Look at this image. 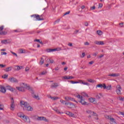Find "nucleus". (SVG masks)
Wrapping results in <instances>:
<instances>
[{
  "instance_id": "f257e3e1",
  "label": "nucleus",
  "mask_w": 124,
  "mask_h": 124,
  "mask_svg": "<svg viewBox=\"0 0 124 124\" xmlns=\"http://www.w3.org/2000/svg\"><path fill=\"white\" fill-rule=\"evenodd\" d=\"M20 104L21 106H24V107L27 108V111H32V110H33V108H32L27 102L20 101Z\"/></svg>"
},
{
  "instance_id": "f03ea898",
  "label": "nucleus",
  "mask_w": 124,
  "mask_h": 124,
  "mask_svg": "<svg viewBox=\"0 0 124 124\" xmlns=\"http://www.w3.org/2000/svg\"><path fill=\"white\" fill-rule=\"evenodd\" d=\"M77 97L78 99V102H79V103H81L82 105H88L87 102L85 101V98H84V97H83V96H82L81 95H77Z\"/></svg>"
},
{
  "instance_id": "7ed1b4c3",
  "label": "nucleus",
  "mask_w": 124,
  "mask_h": 124,
  "mask_svg": "<svg viewBox=\"0 0 124 124\" xmlns=\"http://www.w3.org/2000/svg\"><path fill=\"white\" fill-rule=\"evenodd\" d=\"M27 89L29 90V91H30V92H31V95L33 98H35L36 99H37V100H39V99H40L38 95H36L34 94V92L33 91V89L32 88H31L30 86H28Z\"/></svg>"
},
{
  "instance_id": "20e7f679",
  "label": "nucleus",
  "mask_w": 124,
  "mask_h": 124,
  "mask_svg": "<svg viewBox=\"0 0 124 124\" xmlns=\"http://www.w3.org/2000/svg\"><path fill=\"white\" fill-rule=\"evenodd\" d=\"M106 119L109 120L110 122V124H118L117 122H116V120L114 119L112 116L109 115H106L105 116Z\"/></svg>"
},
{
  "instance_id": "39448f33",
  "label": "nucleus",
  "mask_w": 124,
  "mask_h": 124,
  "mask_svg": "<svg viewBox=\"0 0 124 124\" xmlns=\"http://www.w3.org/2000/svg\"><path fill=\"white\" fill-rule=\"evenodd\" d=\"M36 121H44L45 122H46V123L49 122V120L47 119H46V117H43V116H37L36 118H35Z\"/></svg>"
},
{
  "instance_id": "423d86ee",
  "label": "nucleus",
  "mask_w": 124,
  "mask_h": 124,
  "mask_svg": "<svg viewBox=\"0 0 124 124\" xmlns=\"http://www.w3.org/2000/svg\"><path fill=\"white\" fill-rule=\"evenodd\" d=\"M121 90H122V87H121V85H117L116 92L118 95H121V94H122V92L121 91Z\"/></svg>"
},
{
  "instance_id": "0eeeda50",
  "label": "nucleus",
  "mask_w": 124,
  "mask_h": 124,
  "mask_svg": "<svg viewBox=\"0 0 124 124\" xmlns=\"http://www.w3.org/2000/svg\"><path fill=\"white\" fill-rule=\"evenodd\" d=\"M8 80L10 82H11V83H18V79L14 77L9 78Z\"/></svg>"
},
{
  "instance_id": "6e6552de",
  "label": "nucleus",
  "mask_w": 124,
  "mask_h": 124,
  "mask_svg": "<svg viewBox=\"0 0 124 124\" xmlns=\"http://www.w3.org/2000/svg\"><path fill=\"white\" fill-rule=\"evenodd\" d=\"M22 120L25 122V123H30L31 121L30 120V118L28 116H26L25 115H23L22 116Z\"/></svg>"
},
{
  "instance_id": "1a4fd4ad",
  "label": "nucleus",
  "mask_w": 124,
  "mask_h": 124,
  "mask_svg": "<svg viewBox=\"0 0 124 124\" xmlns=\"http://www.w3.org/2000/svg\"><path fill=\"white\" fill-rule=\"evenodd\" d=\"M65 105H67L68 108H75V105L74 104H69V103H65Z\"/></svg>"
},
{
  "instance_id": "9d476101",
  "label": "nucleus",
  "mask_w": 124,
  "mask_h": 124,
  "mask_svg": "<svg viewBox=\"0 0 124 124\" xmlns=\"http://www.w3.org/2000/svg\"><path fill=\"white\" fill-rule=\"evenodd\" d=\"M0 92L3 93H6V89L5 87L2 85H0Z\"/></svg>"
},
{
  "instance_id": "9b49d317",
  "label": "nucleus",
  "mask_w": 124,
  "mask_h": 124,
  "mask_svg": "<svg viewBox=\"0 0 124 124\" xmlns=\"http://www.w3.org/2000/svg\"><path fill=\"white\" fill-rule=\"evenodd\" d=\"M59 87L58 83H54L50 86L51 89H57V87Z\"/></svg>"
},
{
  "instance_id": "f8f14e48",
  "label": "nucleus",
  "mask_w": 124,
  "mask_h": 124,
  "mask_svg": "<svg viewBox=\"0 0 124 124\" xmlns=\"http://www.w3.org/2000/svg\"><path fill=\"white\" fill-rule=\"evenodd\" d=\"M94 44H96L97 45H104V42L103 41H95L94 42Z\"/></svg>"
},
{
  "instance_id": "ddd939ff",
  "label": "nucleus",
  "mask_w": 124,
  "mask_h": 124,
  "mask_svg": "<svg viewBox=\"0 0 124 124\" xmlns=\"http://www.w3.org/2000/svg\"><path fill=\"white\" fill-rule=\"evenodd\" d=\"M15 102H14L13 101L12 102H11L10 108H11V110H12V111L14 110V108L15 107Z\"/></svg>"
},
{
  "instance_id": "4468645a",
  "label": "nucleus",
  "mask_w": 124,
  "mask_h": 124,
  "mask_svg": "<svg viewBox=\"0 0 124 124\" xmlns=\"http://www.w3.org/2000/svg\"><path fill=\"white\" fill-rule=\"evenodd\" d=\"M108 76H110L111 77H119V76H120V74L112 73L111 74H109Z\"/></svg>"
},
{
  "instance_id": "2eb2a0df",
  "label": "nucleus",
  "mask_w": 124,
  "mask_h": 124,
  "mask_svg": "<svg viewBox=\"0 0 124 124\" xmlns=\"http://www.w3.org/2000/svg\"><path fill=\"white\" fill-rule=\"evenodd\" d=\"M16 89H17L19 92H25V87H16Z\"/></svg>"
},
{
  "instance_id": "dca6fc26",
  "label": "nucleus",
  "mask_w": 124,
  "mask_h": 124,
  "mask_svg": "<svg viewBox=\"0 0 124 124\" xmlns=\"http://www.w3.org/2000/svg\"><path fill=\"white\" fill-rule=\"evenodd\" d=\"M55 51H58V48H54V49H46V52H47V53H50L51 52H55Z\"/></svg>"
},
{
  "instance_id": "f3484780",
  "label": "nucleus",
  "mask_w": 124,
  "mask_h": 124,
  "mask_svg": "<svg viewBox=\"0 0 124 124\" xmlns=\"http://www.w3.org/2000/svg\"><path fill=\"white\" fill-rule=\"evenodd\" d=\"M7 90H8L9 91H10L11 92H14V90H15L14 88H12L10 86H6Z\"/></svg>"
},
{
  "instance_id": "a211bd4d",
  "label": "nucleus",
  "mask_w": 124,
  "mask_h": 124,
  "mask_svg": "<svg viewBox=\"0 0 124 124\" xmlns=\"http://www.w3.org/2000/svg\"><path fill=\"white\" fill-rule=\"evenodd\" d=\"M105 89L108 90H111V89H112V86L111 85H108L107 86L106 84H104V89L105 90Z\"/></svg>"
},
{
  "instance_id": "6ab92c4d",
  "label": "nucleus",
  "mask_w": 124,
  "mask_h": 124,
  "mask_svg": "<svg viewBox=\"0 0 124 124\" xmlns=\"http://www.w3.org/2000/svg\"><path fill=\"white\" fill-rule=\"evenodd\" d=\"M22 68H23V66H19L17 65L15 67L14 70L15 71H18V70L22 69Z\"/></svg>"
},
{
  "instance_id": "aec40b11",
  "label": "nucleus",
  "mask_w": 124,
  "mask_h": 124,
  "mask_svg": "<svg viewBox=\"0 0 124 124\" xmlns=\"http://www.w3.org/2000/svg\"><path fill=\"white\" fill-rule=\"evenodd\" d=\"M45 60L46 62H50V63H54V60H50L48 59L47 57L45 58Z\"/></svg>"
},
{
  "instance_id": "412c9836",
  "label": "nucleus",
  "mask_w": 124,
  "mask_h": 124,
  "mask_svg": "<svg viewBox=\"0 0 124 124\" xmlns=\"http://www.w3.org/2000/svg\"><path fill=\"white\" fill-rule=\"evenodd\" d=\"M11 70H12V67L11 66L6 68V69H4V71H5L6 72L11 71Z\"/></svg>"
},
{
  "instance_id": "4be33fe9",
  "label": "nucleus",
  "mask_w": 124,
  "mask_h": 124,
  "mask_svg": "<svg viewBox=\"0 0 124 124\" xmlns=\"http://www.w3.org/2000/svg\"><path fill=\"white\" fill-rule=\"evenodd\" d=\"M104 85H105V84H98V85H96V88H101V89H102V88H103V89H104Z\"/></svg>"
},
{
  "instance_id": "5701e85b",
  "label": "nucleus",
  "mask_w": 124,
  "mask_h": 124,
  "mask_svg": "<svg viewBox=\"0 0 124 124\" xmlns=\"http://www.w3.org/2000/svg\"><path fill=\"white\" fill-rule=\"evenodd\" d=\"M36 19V20H37V21H42V20H44V19H43L42 18H40V16H39V15H37Z\"/></svg>"
},
{
  "instance_id": "b1692460",
  "label": "nucleus",
  "mask_w": 124,
  "mask_h": 124,
  "mask_svg": "<svg viewBox=\"0 0 124 124\" xmlns=\"http://www.w3.org/2000/svg\"><path fill=\"white\" fill-rule=\"evenodd\" d=\"M44 63V59H43V58H41L39 64L40 65H42V64H43Z\"/></svg>"
},
{
  "instance_id": "393cba45",
  "label": "nucleus",
  "mask_w": 124,
  "mask_h": 124,
  "mask_svg": "<svg viewBox=\"0 0 124 124\" xmlns=\"http://www.w3.org/2000/svg\"><path fill=\"white\" fill-rule=\"evenodd\" d=\"M49 98H51V99H52V100H57V99H59V97H52L51 96H49Z\"/></svg>"
},
{
  "instance_id": "a878e982",
  "label": "nucleus",
  "mask_w": 124,
  "mask_h": 124,
  "mask_svg": "<svg viewBox=\"0 0 124 124\" xmlns=\"http://www.w3.org/2000/svg\"><path fill=\"white\" fill-rule=\"evenodd\" d=\"M89 101L90 102H91L92 103L94 102L95 101V98H89Z\"/></svg>"
},
{
  "instance_id": "bb28decb",
  "label": "nucleus",
  "mask_w": 124,
  "mask_h": 124,
  "mask_svg": "<svg viewBox=\"0 0 124 124\" xmlns=\"http://www.w3.org/2000/svg\"><path fill=\"white\" fill-rule=\"evenodd\" d=\"M80 83L83 84V85H86L87 86H89L90 84L88 82H84L83 80H80Z\"/></svg>"
},
{
  "instance_id": "cd10ccee",
  "label": "nucleus",
  "mask_w": 124,
  "mask_h": 124,
  "mask_svg": "<svg viewBox=\"0 0 124 124\" xmlns=\"http://www.w3.org/2000/svg\"><path fill=\"white\" fill-rule=\"evenodd\" d=\"M7 34V32L5 31H3L1 32H0V35H5Z\"/></svg>"
},
{
  "instance_id": "c85d7f7f",
  "label": "nucleus",
  "mask_w": 124,
  "mask_h": 124,
  "mask_svg": "<svg viewBox=\"0 0 124 124\" xmlns=\"http://www.w3.org/2000/svg\"><path fill=\"white\" fill-rule=\"evenodd\" d=\"M97 33L98 35H102V34L103 33V32H102V31L100 30H98L97 31Z\"/></svg>"
},
{
  "instance_id": "c756f323",
  "label": "nucleus",
  "mask_w": 124,
  "mask_h": 124,
  "mask_svg": "<svg viewBox=\"0 0 124 124\" xmlns=\"http://www.w3.org/2000/svg\"><path fill=\"white\" fill-rule=\"evenodd\" d=\"M69 100H71V101H75V102H76V103H78V102H77L76 100L74 99V98L71 97H69Z\"/></svg>"
},
{
  "instance_id": "7c9ffc66",
  "label": "nucleus",
  "mask_w": 124,
  "mask_h": 124,
  "mask_svg": "<svg viewBox=\"0 0 124 124\" xmlns=\"http://www.w3.org/2000/svg\"><path fill=\"white\" fill-rule=\"evenodd\" d=\"M18 117H19V118H23V116H24V114H23L22 113L19 112L17 113Z\"/></svg>"
},
{
  "instance_id": "2f4dec72",
  "label": "nucleus",
  "mask_w": 124,
  "mask_h": 124,
  "mask_svg": "<svg viewBox=\"0 0 124 124\" xmlns=\"http://www.w3.org/2000/svg\"><path fill=\"white\" fill-rule=\"evenodd\" d=\"M93 111H92L91 110L88 109L86 110V113H87V114H89L90 115H93Z\"/></svg>"
},
{
  "instance_id": "473e14b6",
  "label": "nucleus",
  "mask_w": 124,
  "mask_h": 124,
  "mask_svg": "<svg viewBox=\"0 0 124 124\" xmlns=\"http://www.w3.org/2000/svg\"><path fill=\"white\" fill-rule=\"evenodd\" d=\"M19 51H20V52L21 53V54H24V53H26V50L25 49H20Z\"/></svg>"
},
{
  "instance_id": "72a5a7b5",
  "label": "nucleus",
  "mask_w": 124,
  "mask_h": 124,
  "mask_svg": "<svg viewBox=\"0 0 124 124\" xmlns=\"http://www.w3.org/2000/svg\"><path fill=\"white\" fill-rule=\"evenodd\" d=\"M46 74H47V71H45L42 72L41 74H40V75H46Z\"/></svg>"
},
{
  "instance_id": "f704fd0d",
  "label": "nucleus",
  "mask_w": 124,
  "mask_h": 124,
  "mask_svg": "<svg viewBox=\"0 0 124 124\" xmlns=\"http://www.w3.org/2000/svg\"><path fill=\"white\" fill-rule=\"evenodd\" d=\"M1 43H2L3 44H7V40H2L1 41Z\"/></svg>"
},
{
  "instance_id": "c9c22d12",
  "label": "nucleus",
  "mask_w": 124,
  "mask_h": 124,
  "mask_svg": "<svg viewBox=\"0 0 124 124\" xmlns=\"http://www.w3.org/2000/svg\"><path fill=\"white\" fill-rule=\"evenodd\" d=\"M82 95H83V96H86L87 97H89L88 94H87V93L85 92H83L82 93Z\"/></svg>"
},
{
  "instance_id": "e433bc0d",
  "label": "nucleus",
  "mask_w": 124,
  "mask_h": 124,
  "mask_svg": "<svg viewBox=\"0 0 124 124\" xmlns=\"http://www.w3.org/2000/svg\"><path fill=\"white\" fill-rule=\"evenodd\" d=\"M8 77V75H4V76H2V78L3 79H7Z\"/></svg>"
},
{
  "instance_id": "4c0bfd02",
  "label": "nucleus",
  "mask_w": 124,
  "mask_h": 124,
  "mask_svg": "<svg viewBox=\"0 0 124 124\" xmlns=\"http://www.w3.org/2000/svg\"><path fill=\"white\" fill-rule=\"evenodd\" d=\"M88 82H89L90 83H93V80L91 78L87 79Z\"/></svg>"
},
{
  "instance_id": "58836bf2",
  "label": "nucleus",
  "mask_w": 124,
  "mask_h": 124,
  "mask_svg": "<svg viewBox=\"0 0 124 124\" xmlns=\"http://www.w3.org/2000/svg\"><path fill=\"white\" fill-rule=\"evenodd\" d=\"M3 108H4L3 105H2V104H1L0 105V110H3Z\"/></svg>"
},
{
  "instance_id": "ea45409f",
  "label": "nucleus",
  "mask_w": 124,
  "mask_h": 124,
  "mask_svg": "<svg viewBox=\"0 0 124 124\" xmlns=\"http://www.w3.org/2000/svg\"><path fill=\"white\" fill-rule=\"evenodd\" d=\"M70 83H72V84H78V83H79L78 81H70Z\"/></svg>"
},
{
  "instance_id": "a19ab883",
  "label": "nucleus",
  "mask_w": 124,
  "mask_h": 124,
  "mask_svg": "<svg viewBox=\"0 0 124 124\" xmlns=\"http://www.w3.org/2000/svg\"><path fill=\"white\" fill-rule=\"evenodd\" d=\"M54 111H55V112H56V113H58V114H61V112H60V110L58 109H54Z\"/></svg>"
},
{
  "instance_id": "79ce46f5",
  "label": "nucleus",
  "mask_w": 124,
  "mask_h": 124,
  "mask_svg": "<svg viewBox=\"0 0 124 124\" xmlns=\"http://www.w3.org/2000/svg\"><path fill=\"white\" fill-rule=\"evenodd\" d=\"M6 66V65H3L2 64H0V67H1V68H3Z\"/></svg>"
},
{
  "instance_id": "37998d69",
  "label": "nucleus",
  "mask_w": 124,
  "mask_h": 124,
  "mask_svg": "<svg viewBox=\"0 0 124 124\" xmlns=\"http://www.w3.org/2000/svg\"><path fill=\"white\" fill-rule=\"evenodd\" d=\"M69 116L70 117H73V116H74V114L72 112H70V114H69Z\"/></svg>"
},
{
  "instance_id": "c03bdc74",
  "label": "nucleus",
  "mask_w": 124,
  "mask_h": 124,
  "mask_svg": "<svg viewBox=\"0 0 124 124\" xmlns=\"http://www.w3.org/2000/svg\"><path fill=\"white\" fill-rule=\"evenodd\" d=\"M60 19H58L56 20L54 22V24H57V23H59V22H60Z\"/></svg>"
},
{
  "instance_id": "a18cd8bd",
  "label": "nucleus",
  "mask_w": 124,
  "mask_h": 124,
  "mask_svg": "<svg viewBox=\"0 0 124 124\" xmlns=\"http://www.w3.org/2000/svg\"><path fill=\"white\" fill-rule=\"evenodd\" d=\"M92 116H95V117H96L97 116V114H96V113L93 111L92 113Z\"/></svg>"
},
{
  "instance_id": "49530a36",
  "label": "nucleus",
  "mask_w": 124,
  "mask_h": 124,
  "mask_svg": "<svg viewBox=\"0 0 124 124\" xmlns=\"http://www.w3.org/2000/svg\"><path fill=\"white\" fill-rule=\"evenodd\" d=\"M91 10H94L95 9V6H93V7H91L90 8Z\"/></svg>"
},
{
  "instance_id": "de8ad7c7",
  "label": "nucleus",
  "mask_w": 124,
  "mask_h": 124,
  "mask_svg": "<svg viewBox=\"0 0 124 124\" xmlns=\"http://www.w3.org/2000/svg\"><path fill=\"white\" fill-rule=\"evenodd\" d=\"M102 6H103V4H102V3H100V4H99L98 8H101V7H102Z\"/></svg>"
},
{
  "instance_id": "09e8293b",
  "label": "nucleus",
  "mask_w": 124,
  "mask_h": 124,
  "mask_svg": "<svg viewBox=\"0 0 124 124\" xmlns=\"http://www.w3.org/2000/svg\"><path fill=\"white\" fill-rule=\"evenodd\" d=\"M60 102H61V103H62V104H64V103H65V101H64L63 100H61Z\"/></svg>"
},
{
  "instance_id": "8fccbe9b",
  "label": "nucleus",
  "mask_w": 124,
  "mask_h": 124,
  "mask_svg": "<svg viewBox=\"0 0 124 124\" xmlns=\"http://www.w3.org/2000/svg\"><path fill=\"white\" fill-rule=\"evenodd\" d=\"M71 79H74V77H73L72 76L68 77V80H70Z\"/></svg>"
},
{
  "instance_id": "3c124183",
  "label": "nucleus",
  "mask_w": 124,
  "mask_h": 124,
  "mask_svg": "<svg viewBox=\"0 0 124 124\" xmlns=\"http://www.w3.org/2000/svg\"><path fill=\"white\" fill-rule=\"evenodd\" d=\"M11 52L12 53V54H13V55H14V56H16V57H18V55H17V54H16L15 52H13L12 51H11Z\"/></svg>"
},
{
  "instance_id": "603ef678",
  "label": "nucleus",
  "mask_w": 124,
  "mask_h": 124,
  "mask_svg": "<svg viewBox=\"0 0 124 124\" xmlns=\"http://www.w3.org/2000/svg\"><path fill=\"white\" fill-rule=\"evenodd\" d=\"M69 13H70V11H68V12H66V13L64 14V16H65V15H67L69 14Z\"/></svg>"
},
{
  "instance_id": "864d4df0",
  "label": "nucleus",
  "mask_w": 124,
  "mask_h": 124,
  "mask_svg": "<svg viewBox=\"0 0 124 124\" xmlns=\"http://www.w3.org/2000/svg\"><path fill=\"white\" fill-rule=\"evenodd\" d=\"M82 55V56H80L81 58H84V57H85V56H86V54H85V52H83Z\"/></svg>"
},
{
  "instance_id": "5fc2aeb1",
  "label": "nucleus",
  "mask_w": 124,
  "mask_h": 124,
  "mask_svg": "<svg viewBox=\"0 0 124 124\" xmlns=\"http://www.w3.org/2000/svg\"><path fill=\"white\" fill-rule=\"evenodd\" d=\"M79 31V30H76L74 31V34H77L78 33V32Z\"/></svg>"
},
{
  "instance_id": "6e6d98bb",
  "label": "nucleus",
  "mask_w": 124,
  "mask_h": 124,
  "mask_svg": "<svg viewBox=\"0 0 124 124\" xmlns=\"http://www.w3.org/2000/svg\"><path fill=\"white\" fill-rule=\"evenodd\" d=\"M68 46H70V47H72V46H73V45H72V43H69L68 44Z\"/></svg>"
},
{
  "instance_id": "4d7b16f0",
  "label": "nucleus",
  "mask_w": 124,
  "mask_h": 124,
  "mask_svg": "<svg viewBox=\"0 0 124 124\" xmlns=\"http://www.w3.org/2000/svg\"><path fill=\"white\" fill-rule=\"evenodd\" d=\"M7 53L5 52H1V55H6Z\"/></svg>"
},
{
  "instance_id": "13d9d810",
  "label": "nucleus",
  "mask_w": 124,
  "mask_h": 124,
  "mask_svg": "<svg viewBox=\"0 0 124 124\" xmlns=\"http://www.w3.org/2000/svg\"><path fill=\"white\" fill-rule=\"evenodd\" d=\"M29 70H30V68L28 67H27L25 68V71H29Z\"/></svg>"
},
{
  "instance_id": "bf43d9fd",
  "label": "nucleus",
  "mask_w": 124,
  "mask_h": 124,
  "mask_svg": "<svg viewBox=\"0 0 124 124\" xmlns=\"http://www.w3.org/2000/svg\"><path fill=\"white\" fill-rule=\"evenodd\" d=\"M84 45H90V43L88 42H85L84 43Z\"/></svg>"
},
{
  "instance_id": "052dcab7",
  "label": "nucleus",
  "mask_w": 124,
  "mask_h": 124,
  "mask_svg": "<svg viewBox=\"0 0 124 124\" xmlns=\"http://www.w3.org/2000/svg\"><path fill=\"white\" fill-rule=\"evenodd\" d=\"M37 15H33L31 16V17H33V18H36V16Z\"/></svg>"
},
{
  "instance_id": "680f3d73",
  "label": "nucleus",
  "mask_w": 124,
  "mask_h": 124,
  "mask_svg": "<svg viewBox=\"0 0 124 124\" xmlns=\"http://www.w3.org/2000/svg\"><path fill=\"white\" fill-rule=\"evenodd\" d=\"M3 30V26L0 27V31Z\"/></svg>"
},
{
  "instance_id": "e2e57ef3",
  "label": "nucleus",
  "mask_w": 124,
  "mask_h": 124,
  "mask_svg": "<svg viewBox=\"0 0 124 124\" xmlns=\"http://www.w3.org/2000/svg\"><path fill=\"white\" fill-rule=\"evenodd\" d=\"M65 100H66L67 101H69V97L67 96V97H65Z\"/></svg>"
},
{
  "instance_id": "0e129e2a",
  "label": "nucleus",
  "mask_w": 124,
  "mask_h": 124,
  "mask_svg": "<svg viewBox=\"0 0 124 124\" xmlns=\"http://www.w3.org/2000/svg\"><path fill=\"white\" fill-rule=\"evenodd\" d=\"M64 79H66V80H68V77L67 76H64L63 77Z\"/></svg>"
},
{
  "instance_id": "69168bd1",
  "label": "nucleus",
  "mask_w": 124,
  "mask_h": 124,
  "mask_svg": "<svg viewBox=\"0 0 124 124\" xmlns=\"http://www.w3.org/2000/svg\"><path fill=\"white\" fill-rule=\"evenodd\" d=\"M81 9H85L86 8V6L85 5H83L81 7Z\"/></svg>"
},
{
  "instance_id": "338daca9",
  "label": "nucleus",
  "mask_w": 124,
  "mask_h": 124,
  "mask_svg": "<svg viewBox=\"0 0 124 124\" xmlns=\"http://www.w3.org/2000/svg\"><path fill=\"white\" fill-rule=\"evenodd\" d=\"M67 69H68V67L66 66L65 68H64V71H66V70H67Z\"/></svg>"
},
{
  "instance_id": "774afa93",
  "label": "nucleus",
  "mask_w": 124,
  "mask_h": 124,
  "mask_svg": "<svg viewBox=\"0 0 124 124\" xmlns=\"http://www.w3.org/2000/svg\"><path fill=\"white\" fill-rule=\"evenodd\" d=\"M89 64H93V61H91L90 62H89Z\"/></svg>"
}]
</instances>
